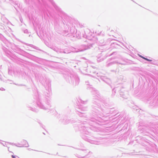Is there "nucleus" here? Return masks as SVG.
I'll use <instances>...</instances> for the list:
<instances>
[{
  "instance_id": "1",
  "label": "nucleus",
  "mask_w": 158,
  "mask_h": 158,
  "mask_svg": "<svg viewBox=\"0 0 158 158\" xmlns=\"http://www.w3.org/2000/svg\"><path fill=\"white\" fill-rule=\"evenodd\" d=\"M143 59H145V60H146L148 61H152V60H149L147 58H146L144 57H142Z\"/></svg>"
},
{
  "instance_id": "2",
  "label": "nucleus",
  "mask_w": 158,
  "mask_h": 158,
  "mask_svg": "<svg viewBox=\"0 0 158 158\" xmlns=\"http://www.w3.org/2000/svg\"><path fill=\"white\" fill-rule=\"evenodd\" d=\"M12 157L13 158H15V156L13 155H12Z\"/></svg>"
}]
</instances>
